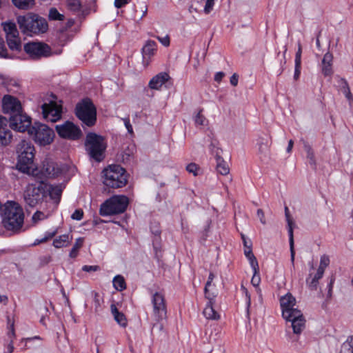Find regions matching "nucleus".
Segmentation results:
<instances>
[{
	"label": "nucleus",
	"mask_w": 353,
	"mask_h": 353,
	"mask_svg": "<svg viewBox=\"0 0 353 353\" xmlns=\"http://www.w3.org/2000/svg\"><path fill=\"white\" fill-rule=\"evenodd\" d=\"M282 316L286 321L291 322L294 334H300L305 327V320L301 310L295 308L296 299L287 293L280 299Z\"/></svg>",
	"instance_id": "obj_1"
},
{
	"label": "nucleus",
	"mask_w": 353,
	"mask_h": 353,
	"mask_svg": "<svg viewBox=\"0 0 353 353\" xmlns=\"http://www.w3.org/2000/svg\"><path fill=\"white\" fill-rule=\"evenodd\" d=\"M3 228L12 233L21 232L24 221V213L22 208L14 201H8L3 206L1 214Z\"/></svg>",
	"instance_id": "obj_2"
},
{
	"label": "nucleus",
	"mask_w": 353,
	"mask_h": 353,
	"mask_svg": "<svg viewBox=\"0 0 353 353\" xmlns=\"http://www.w3.org/2000/svg\"><path fill=\"white\" fill-rule=\"evenodd\" d=\"M17 21L21 31L28 36L39 35L46 33L48 30L46 19L32 12L19 16Z\"/></svg>",
	"instance_id": "obj_3"
},
{
	"label": "nucleus",
	"mask_w": 353,
	"mask_h": 353,
	"mask_svg": "<svg viewBox=\"0 0 353 353\" xmlns=\"http://www.w3.org/2000/svg\"><path fill=\"white\" fill-rule=\"evenodd\" d=\"M35 149L31 142L23 140L17 147L18 161L17 167L23 173H29L32 168Z\"/></svg>",
	"instance_id": "obj_4"
},
{
	"label": "nucleus",
	"mask_w": 353,
	"mask_h": 353,
	"mask_svg": "<svg viewBox=\"0 0 353 353\" xmlns=\"http://www.w3.org/2000/svg\"><path fill=\"white\" fill-rule=\"evenodd\" d=\"M103 183L112 188H119L125 186L128 182L126 172L119 165H111L104 169Z\"/></svg>",
	"instance_id": "obj_5"
},
{
	"label": "nucleus",
	"mask_w": 353,
	"mask_h": 353,
	"mask_svg": "<svg viewBox=\"0 0 353 353\" xmlns=\"http://www.w3.org/2000/svg\"><path fill=\"white\" fill-rule=\"evenodd\" d=\"M46 183L41 179L29 183L24 190L23 197L26 206L34 208L41 203L45 198Z\"/></svg>",
	"instance_id": "obj_6"
},
{
	"label": "nucleus",
	"mask_w": 353,
	"mask_h": 353,
	"mask_svg": "<svg viewBox=\"0 0 353 353\" xmlns=\"http://www.w3.org/2000/svg\"><path fill=\"white\" fill-rule=\"evenodd\" d=\"M129 199L124 195H114L101 205L99 213L101 216L121 214L125 212Z\"/></svg>",
	"instance_id": "obj_7"
},
{
	"label": "nucleus",
	"mask_w": 353,
	"mask_h": 353,
	"mask_svg": "<svg viewBox=\"0 0 353 353\" xmlns=\"http://www.w3.org/2000/svg\"><path fill=\"white\" fill-rule=\"evenodd\" d=\"M85 145L88 153L92 159L97 161L103 159L106 143L102 137L94 133L88 134Z\"/></svg>",
	"instance_id": "obj_8"
},
{
	"label": "nucleus",
	"mask_w": 353,
	"mask_h": 353,
	"mask_svg": "<svg viewBox=\"0 0 353 353\" xmlns=\"http://www.w3.org/2000/svg\"><path fill=\"white\" fill-rule=\"evenodd\" d=\"M76 115L86 125H94L97 120V110L90 99H83L77 105Z\"/></svg>",
	"instance_id": "obj_9"
},
{
	"label": "nucleus",
	"mask_w": 353,
	"mask_h": 353,
	"mask_svg": "<svg viewBox=\"0 0 353 353\" xmlns=\"http://www.w3.org/2000/svg\"><path fill=\"white\" fill-rule=\"evenodd\" d=\"M28 134L40 145H50L54 140V132L52 129L42 123H35L28 130Z\"/></svg>",
	"instance_id": "obj_10"
},
{
	"label": "nucleus",
	"mask_w": 353,
	"mask_h": 353,
	"mask_svg": "<svg viewBox=\"0 0 353 353\" xmlns=\"http://www.w3.org/2000/svg\"><path fill=\"white\" fill-rule=\"evenodd\" d=\"M55 129L59 136L63 139L77 140L82 137V132L79 127L69 121L57 125Z\"/></svg>",
	"instance_id": "obj_11"
},
{
	"label": "nucleus",
	"mask_w": 353,
	"mask_h": 353,
	"mask_svg": "<svg viewBox=\"0 0 353 353\" xmlns=\"http://www.w3.org/2000/svg\"><path fill=\"white\" fill-rule=\"evenodd\" d=\"M152 304V313L154 320L160 322L167 317V307L165 300L163 294L155 292L151 299Z\"/></svg>",
	"instance_id": "obj_12"
},
{
	"label": "nucleus",
	"mask_w": 353,
	"mask_h": 353,
	"mask_svg": "<svg viewBox=\"0 0 353 353\" xmlns=\"http://www.w3.org/2000/svg\"><path fill=\"white\" fill-rule=\"evenodd\" d=\"M25 52L32 59L47 57L51 55L50 47L42 42H31L24 46Z\"/></svg>",
	"instance_id": "obj_13"
},
{
	"label": "nucleus",
	"mask_w": 353,
	"mask_h": 353,
	"mask_svg": "<svg viewBox=\"0 0 353 353\" xmlns=\"http://www.w3.org/2000/svg\"><path fill=\"white\" fill-rule=\"evenodd\" d=\"M32 121L31 118L23 114L21 111V112H18L13 116H10V127L15 130L19 132H25L26 130H29L31 126Z\"/></svg>",
	"instance_id": "obj_14"
},
{
	"label": "nucleus",
	"mask_w": 353,
	"mask_h": 353,
	"mask_svg": "<svg viewBox=\"0 0 353 353\" xmlns=\"http://www.w3.org/2000/svg\"><path fill=\"white\" fill-rule=\"evenodd\" d=\"M43 118L51 122H56L61 117V106L54 101L41 105Z\"/></svg>",
	"instance_id": "obj_15"
},
{
	"label": "nucleus",
	"mask_w": 353,
	"mask_h": 353,
	"mask_svg": "<svg viewBox=\"0 0 353 353\" xmlns=\"http://www.w3.org/2000/svg\"><path fill=\"white\" fill-rule=\"evenodd\" d=\"M2 108L5 113L13 116L18 112H21L22 107L21 102L15 97L10 95H5L2 100Z\"/></svg>",
	"instance_id": "obj_16"
},
{
	"label": "nucleus",
	"mask_w": 353,
	"mask_h": 353,
	"mask_svg": "<svg viewBox=\"0 0 353 353\" xmlns=\"http://www.w3.org/2000/svg\"><path fill=\"white\" fill-rule=\"evenodd\" d=\"M63 171V167L59 163L54 161H44L42 168V172L47 177H57L62 174Z\"/></svg>",
	"instance_id": "obj_17"
},
{
	"label": "nucleus",
	"mask_w": 353,
	"mask_h": 353,
	"mask_svg": "<svg viewBox=\"0 0 353 353\" xmlns=\"http://www.w3.org/2000/svg\"><path fill=\"white\" fill-rule=\"evenodd\" d=\"M12 134L8 127L7 119L0 115V146H6L11 143Z\"/></svg>",
	"instance_id": "obj_18"
},
{
	"label": "nucleus",
	"mask_w": 353,
	"mask_h": 353,
	"mask_svg": "<svg viewBox=\"0 0 353 353\" xmlns=\"http://www.w3.org/2000/svg\"><path fill=\"white\" fill-rule=\"evenodd\" d=\"M205 298L208 299V302L203 311L204 316L209 320H219L220 319V314L214 307L215 296L207 295Z\"/></svg>",
	"instance_id": "obj_19"
},
{
	"label": "nucleus",
	"mask_w": 353,
	"mask_h": 353,
	"mask_svg": "<svg viewBox=\"0 0 353 353\" xmlns=\"http://www.w3.org/2000/svg\"><path fill=\"white\" fill-rule=\"evenodd\" d=\"M285 215L286 221L288 223L289 243H290V259H291L292 263L294 265V257H295V251H294V248L293 227H294V223L292 217L290 216L288 207L285 208Z\"/></svg>",
	"instance_id": "obj_20"
},
{
	"label": "nucleus",
	"mask_w": 353,
	"mask_h": 353,
	"mask_svg": "<svg viewBox=\"0 0 353 353\" xmlns=\"http://www.w3.org/2000/svg\"><path fill=\"white\" fill-rule=\"evenodd\" d=\"M170 79L168 73L163 72L154 76L149 81L148 86L152 90H159Z\"/></svg>",
	"instance_id": "obj_21"
},
{
	"label": "nucleus",
	"mask_w": 353,
	"mask_h": 353,
	"mask_svg": "<svg viewBox=\"0 0 353 353\" xmlns=\"http://www.w3.org/2000/svg\"><path fill=\"white\" fill-rule=\"evenodd\" d=\"M157 50V43L154 41L149 40L146 42L142 48V54L143 58V63L148 65L150 63V59Z\"/></svg>",
	"instance_id": "obj_22"
},
{
	"label": "nucleus",
	"mask_w": 353,
	"mask_h": 353,
	"mask_svg": "<svg viewBox=\"0 0 353 353\" xmlns=\"http://www.w3.org/2000/svg\"><path fill=\"white\" fill-rule=\"evenodd\" d=\"M271 139L266 137H259L258 139V150L259 153L261 155V158H267L269 157V148L271 145Z\"/></svg>",
	"instance_id": "obj_23"
},
{
	"label": "nucleus",
	"mask_w": 353,
	"mask_h": 353,
	"mask_svg": "<svg viewBox=\"0 0 353 353\" xmlns=\"http://www.w3.org/2000/svg\"><path fill=\"white\" fill-rule=\"evenodd\" d=\"M62 190L59 186H52L46 183L45 198L48 195L50 199L53 200L57 204L60 200Z\"/></svg>",
	"instance_id": "obj_24"
},
{
	"label": "nucleus",
	"mask_w": 353,
	"mask_h": 353,
	"mask_svg": "<svg viewBox=\"0 0 353 353\" xmlns=\"http://www.w3.org/2000/svg\"><path fill=\"white\" fill-rule=\"evenodd\" d=\"M110 311L115 321L122 327L128 325V321L125 314L119 311L114 303L110 305Z\"/></svg>",
	"instance_id": "obj_25"
},
{
	"label": "nucleus",
	"mask_w": 353,
	"mask_h": 353,
	"mask_svg": "<svg viewBox=\"0 0 353 353\" xmlns=\"http://www.w3.org/2000/svg\"><path fill=\"white\" fill-rule=\"evenodd\" d=\"M332 61L333 55L332 53L327 52L324 54L322 60V72L325 76H329L332 74Z\"/></svg>",
	"instance_id": "obj_26"
},
{
	"label": "nucleus",
	"mask_w": 353,
	"mask_h": 353,
	"mask_svg": "<svg viewBox=\"0 0 353 353\" xmlns=\"http://www.w3.org/2000/svg\"><path fill=\"white\" fill-rule=\"evenodd\" d=\"M7 44L12 51L19 52L21 50V41L19 33L6 37Z\"/></svg>",
	"instance_id": "obj_27"
},
{
	"label": "nucleus",
	"mask_w": 353,
	"mask_h": 353,
	"mask_svg": "<svg viewBox=\"0 0 353 353\" xmlns=\"http://www.w3.org/2000/svg\"><path fill=\"white\" fill-rule=\"evenodd\" d=\"M72 239V236L68 234H65L59 236L53 241V245L56 248H61L68 246Z\"/></svg>",
	"instance_id": "obj_28"
},
{
	"label": "nucleus",
	"mask_w": 353,
	"mask_h": 353,
	"mask_svg": "<svg viewBox=\"0 0 353 353\" xmlns=\"http://www.w3.org/2000/svg\"><path fill=\"white\" fill-rule=\"evenodd\" d=\"M13 5L19 10H28L32 9L35 0H11Z\"/></svg>",
	"instance_id": "obj_29"
},
{
	"label": "nucleus",
	"mask_w": 353,
	"mask_h": 353,
	"mask_svg": "<svg viewBox=\"0 0 353 353\" xmlns=\"http://www.w3.org/2000/svg\"><path fill=\"white\" fill-rule=\"evenodd\" d=\"M244 254L248 260L249 261L250 265L252 267V270L256 271V270L258 269L259 263L256 257L252 253V243H250L249 246H248L247 248H245Z\"/></svg>",
	"instance_id": "obj_30"
},
{
	"label": "nucleus",
	"mask_w": 353,
	"mask_h": 353,
	"mask_svg": "<svg viewBox=\"0 0 353 353\" xmlns=\"http://www.w3.org/2000/svg\"><path fill=\"white\" fill-rule=\"evenodd\" d=\"M339 84L341 86V90L343 93V94L345 96L347 99L349 101L350 103H351L353 101V97L350 92V87L348 85V83L346 80L344 79H341L339 80Z\"/></svg>",
	"instance_id": "obj_31"
},
{
	"label": "nucleus",
	"mask_w": 353,
	"mask_h": 353,
	"mask_svg": "<svg viewBox=\"0 0 353 353\" xmlns=\"http://www.w3.org/2000/svg\"><path fill=\"white\" fill-rule=\"evenodd\" d=\"M216 155L217 157V165L216 170L219 173L222 175H226L229 173L230 169L227 163L219 157L218 156V152L215 151Z\"/></svg>",
	"instance_id": "obj_32"
},
{
	"label": "nucleus",
	"mask_w": 353,
	"mask_h": 353,
	"mask_svg": "<svg viewBox=\"0 0 353 353\" xmlns=\"http://www.w3.org/2000/svg\"><path fill=\"white\" fill-rule=\"evenodd\" d=\"M3 30L6 32V37L8 36L14 35L19 33L16 24L12 22H5L3 23Z\"/></svg>",
	"instance_id": "obj_33"
},
{
	"label": "nucleus",
	"mask_w": 353,
	"mask_h": 353,
	"mask_svg": "<svg viewBox=\"0 0 353 353\" xmlns=\"http://www.w3.org/2000/svg\"><path fill=\"white\" fill-rule=\"evenodd\" d=\"M340 353H353V336H349L347 340L343 343Z\"/></svg>",
	"instance_id": "obj_34"
},
{
	"label": "nucleus",
	"mask_w": 353,
	"mask_h": 353,
	"mask_svg": "<svg viewBox=\"0 0 353 353\" xmlns=\"http://www.w3.org/2000/svg\"><path fill=\"white\" fill-rule=\"evenodd\" d=\"M112 283L114 288L118 291H122L126 288L124 278L121 275H117L114 276Z\"/></svg>",
	"instance_id": "obj_35"
},
{
	"label": "nucleus",
	"mask_w": 353,
	"mask_h": 353,
	"mask_svg": "<svg viewBox=\"0 0 353 353\" xmlns=\"http://www.w3.org/2000/svg\"><path fill=\"white\" fill-rule=\"evenodd\" d=\"M324 274V270H321V268H318L317 272L314 276L312 279L311 281L307 280V282L308 283V285L310 288L312 289H316L318 281L320 279L322 278L323 275Z\"/></svg>",
	"instance_id": "obj_36"
},
{
	"label": "nucleus",
	"mask_w": 353,
	"mask_h": 353,
	"mask_svg": "<svg viewBox=\"0 0 353 353\" xmlns=\"http://www.w3.org/2000/svg\"><path fill=\"white\" fill-rule=\"evenodd\" d=\"M83 238H78L76 239L75 243L71 249L69 256L71 258H75L77 254L79 249L83 246Z\"/></svg>",
	"instance_id": "obj_37"
},
{
	"label": "nucleus",
	"mask_w": 353,
	"mask_h": 353,
	"mask_svg": "<svg viewBox=\"0 0 353 353\" xmlns=\"http://www.w3.org/2000/svg\"><path fill=\"white\" fill-rule=\"evenodd\" d=\"M90 296L93 300L94 305V312L98 313L101 310V304L102 299H101L99 294L95 291L90 292Z\"/></svg>",
	"instance_id": "obj_38"
},
{
	"label": "nucleus",
	"mask_w": 353,
	"mask_h": 353,
	"mask_svg": "<svg viewBox=\"0 0 353 353\" xmlns=\"http://www.w3.org/2000/svg\"><path fill=\"white\" fill-rule=\"evenodd\" d=\"M48 18L52 21H63L64 16L60 14L56 8H52L49 10Z\"/></svg>",
	"instance_id": "obj_39"
},
{
	"label": "nucleus",
	"mask_w": 353,
	"mask_h": 353,
	"mask_svg": "<svg viewBox=\"0 0 353 353\" xmlns=\"http://www.w3.org/2000/svg\"><path fill=\"white\" fill-rule=\"evenodd\" d=\"M304 149L307 153V159H308L309 163L312 165H315L316 162L314 159V154L312 148L309 145L305 144Z\"/></svg>",
	"instance_id": "obj_40"
},
{
	"label": "nucleus",
	"mask_w": 353,
	"mask_h": 353,
	"mask_svg": "<svg viewBox=\"0 0 353 353\" xmlns=\"http://www.w3.org/2000/svg\"><path fill=\"white\" fill-rule=\"evenodd\" d=\"M67 6L70 10L77 12L81 8V3L79 0H68Z\"/></svg>",
	"instance_id": "obj_41"
},
{
	"label": "nucleus",
	"mask_w": 353,
	"mask_h": 353,
	"mask_svg": "<svg viewBox=\"0 0 353 353\" xmlns=\"http://www.w3.org/2000/svg\"><path fill=\"white\" fill-rule=\"evenodd\" d=\"M194 122L196 125L204 126L206 124V118L201 114V110L196 114L194 117Z\"/></svg>",
	"instance_id": "obj_42"
},
{
	"label": "nucleus",
	"mask_w": 353,
	"mask_h": 353,
	"mask_svg": "<svg viewBox=\"0 0 353 353\" xmlns=\"http://www.w3.org/2000/svg\"><path fill=\"white\" fill-rule=\"evenodd\" d=\"M8 336L11 339H14L15 338V331L14 327V321H11L10 317H8Z\"/></svg>",
	"instance_id": "obj_43"
},
{
	"label": "nucleus",
	"mask_w": 353,
	"mask_h": 353,
	"mask_svg": "<svg viewBox=\"0 0 353 353\" xmlns=\"http://www.w3.org/2000/svg\"><path fill=\"white\" fill-rule=\"evenodd\" d=\"M260 281L261 279L259 276V267L258 266V269L256 270V272L255 270H253V276L251 279V283L254 287L257 288L260 283Z\"/></svg>",
	"instance_id": "obj_44"
},
{
	"label": "nucleus",
	"mask_w": 353,
	"mask_h": 353,
	"mask_svg": "<svg viewBox=\"0 0 353 353\" xmlns=\"http://www.w3.org/2000/svg\"><path fill=\"white\" fill-rule=\"evenodd\" d=\"M330 264V258L328 256L324 254L321 256L320 264L319 268H321V270H324Z\"/></svg>",
	"instance_id": "obj_45"
},
{
	"label": "nucleus",
	"mask_w": 353,
	"mask_h": 353,
	"mask_svg": "<svg viewBox=\"0 0 353 353\" xmlns=\"http://www.w3.org/2000/svg\"><path fill=\"white\" fill-rule=\"evenodd\" d=\"M216 0H206L205 5L204 7V12L208 14L213 10L214 2Z\"/></svg>",
	"instance_id": "obj_46"
},
{
	"label": "nucleus",
	"mask_w": 353,
	"mask_h": 353,
	"mask_svg": "<svg viewBox=\"0 0 353 353\" xmlns=\"http://www.w3.org/2000/svg\"><path fill=\"white\" fill-rule=\"evenodd\" d=\"M57 230H54V232H46V236L41 240H36V241L34 243V245H38L41 243L46 242L48 239L52 238L57 234Z\"/></svg>",
	"instance_id": "obj_47"
},
{
	"label": "nucleus",
	"mask_w": 353,
	"mask_h": 353,
	"mask_svg": "<svg viewBox=\"0 0 353 353\" xmlns=\"http://www.w3.org/2000/svg\"><path fill=\"white\" fill-rule=\"evenodd\" d=\"M214 279V274L212 272H210L208 279V281L205 286V294L207 295H212L209 292V288L210 287L212 282L213 279Z\"/></svg>",
	"instance_id": "obj_48"
},
{
	"label": "nucleus",
	"mask_w": 353,
	"mask_h": 353,
	"mask_svg": "<svg viewBox=\"0 0 353 353\" xmlns=\"http://www.w3.org/2000/svg\"><path fill=\"white\" fill-rule=\"evenodd\" d=\"M198 170V165L194 163H191L186 166V170L190 173H192L194 176L197 175Z\"/></svg>",
	"instance_id": "obj_49"
},
{
	"label": "nucleus",
	"mask_w": 353,
	"mask_h": 353,
	"mask_svg": "<svg viewBox=\"0 0 353 353\" xmlns=\"http://www.w3.org/2000/svg\"><path fill=\"white\" fill-rule=\"evenodd\" d=\"M241 290H242L243 294L245 296L246 305H247V307L248 309L250 307V304H251L250 294L248 289L246 288H245L243 285L241 286Z\"/></svg>",
	"instance_id": "obj_50"
},
{
	"label": "nucleus",
	"mask_w": 353,
	"mask_h": 353,
	"mask_svg": "<svg viewBox=\"0 0 353 353\" xmlns=\"http://www.w3.org/2000/svg\"><path fill=\"white\" fill-rule=\"evenodd\" d=\"M302 47L300 43H298V50L295 55V64H301Z\"/></svg>",
	"instance_id": "obj_51"
},
{
	"label": "nucleus",
	"mask_w": 353,
	"mask_h": 353,
	"mask_svg": "<svg viewBox=\"0 0 353 353\" xmlns=\"http://www.w3.org/2000/svg\"><path fill=\"white\" fill-rule=\"evenodd\" d=\"M83 212L81 209L76 210L71 215V218L74 220L80 221L83 219Z\"/></svg>",
	"instance_id": "obj_52"
},
{
	"label": "nucleus",
	"mask_w": 353,
	"mask_h": 353,
	"mask_svg": "<svg viewBox=\"0 0 353 353\" xmlns=\"http://www.w3.org/2000/svg\"><path fill=\"white\" fill-rule=\"evenodd\" d=\"M0 57H8L7 50L4 45V41L2 38H0Z\"/></svg>",
	"instance_id": "obj_53"
},
{
	"label": "nucleus",
	"mask_w": 353,
	"mask_h": 353,
	"mask_svg": "<svg viewBox=\"0 0 353 353\" xmlns=\"http://www.w3.org/2000/svg\"><path fill=\"white\" fill-rule=\"evenodd\" d=\"M45 218V214L41 211H37L32 216V220L34 222H37L39 221L44 219Z\"/></svg>",
	"instance_id": "obj_54"
},
{
	"label": "nucleus",
	"mask_w": 353,
	"mask_h": 353,
	"mask_svg": "<svg viewBox=\"0 0 353 353\" xmlns=\"http://www.w3.org/2000/svg\"><path fill=\"white\" fill-rule=\"evenodd\" d=\"M157 39L159 40V41L164 46L168 47L170 46V37L168 35H165L163 37H157Z\"/></svg>",
	"instance_id": "obj_55"
},
{
	"label": "nucleus",
	"mask_w": 353,
	"mask_h": 353,
	"mask_svg": "<svg viewBox=\"0 0 353 353\" xmlns=\"http://www.w3.org/2000/svg\"><path fill=\"white\" fill-rule=\"evenodd\" d=\"M100 270L99 266L98 265H83L82 267V270L89 272H96Z\"/></svg>",
	"instance_id": "obj_56"
},
{
	"label": "nucleus",
	"mask_w": 353,
	"mask_h": 353,
	"mask_svg": "<svg viewBox=\"0 0 353 353\" xmlns=\"http://www.w3.org/2000/svg\"><path fill=\"white\" fill-rule=\"evenodd\" d=\"M123 121L124 125H125L128 132L130 134H133V128L130 123V119L128 118H125V119H123Z\"/></svg>",
	"instance_id": "obj_57"
},
{
	"label": "nucleus",
	"mask_w": 353,
	"mask_h": 353,
	"mask_svg": "<svg viewBox=\"0 0 353 353\" xmlns=\"http://www.w3.org/2000/svg\"><path fill=\"white\" fill-rule=\"evenodd\" d=\"M256 214H257V216L259 219L261 223L263 225L266 224V221L265 219V214H264L263 211L261 209H258Z\"/></svg>",
	"instance_id": "obj_58"
},
{
	"label": "nucleus",
	"mask_w": 353,
	"mask_h": 353,
	"mask_svg": "<svg viewBox=\"0 0 353 353\" xmlns=\"http://www.w3.org/2000/svg\"><path fill=\"white\" fill-rule=\"evenodd\" d=\"M301 64H295L294 79L297 80L301 74Z\"/></svg>",
	"instance_id": "obj_59"
},
{
	"label": "nucleus",
	"mask_w": 353,
	"mask_h": 353,
	"mask_svg": "<svg viewBox=\"0 0 353 353\" xmlns=\"http://www.w3.org/2000/svg\"><path fill=\"white\" fill-rule=\"evenodd\" d=\"M128 0H115L114 6L117 8H120L128 3Z\"/></svg>",
	"instance_id": "obj_60"
},
{
	"label": "nucleus",
	"mask_w": 353,
	"mask_h": 353,
	"mask_svg": "<svg viewBox=\"0 0 353 353\" xmlns=\"http://www.w3.org/2000/svg\"><path fill=\"white\" fill-rule=\"evenodd\" d=\"M238 81H239L238 75L236 73L233 74L232 75V77H230V83L232 85L236 86L238 84Z\"/></svg>",
	"instance_id": "obj_61"
},
{
	"label": "nucleus",
	"mask_w": 353,
	"mask_h": 353,
	"mask_svg": "<svg viewBox=\"0 0 353 353\" xmlns=\"http://www.w3.org/2000/svg\"><path fill=\"white\" fill-rule=\"evenodd\" d=\"M225 76L224 72H218L214 75V81L216 82H220L223 77Z\"/></svg>",
	"instance_id": "obj_62"
},
{
	"label": "nucleus",
	"mask_w": 353,
	"mask_h": 353,
	"mask_svg": "<svg viewBox=\"0 0 353 353\" xmlns=\"http://www.w3.org/2000/svg\"><path fill=\"white\" fill-rule=\"evenodd\" d=\"M13 351H14V342H13V340L11 339L10 343L7 345L6 352L7 353H12Z\"/></svg>",
	"instance_id": "obj_63"
},
{
	"label": "nucleus",
	"mask_w": 353,
	"mask_h": 353,
	"mask_svg": "<svg viewBox=\"0 0 353 353\" xmlns=\"http://www.w3.org/2000/svg\"><path fill=\"white\" fill-rule=\"evenodd\" d=\"M241 238L243 242V245L245 248H247L248 246H249L250 243H251L250 241L248 240L244 234H241Z\"/></svg>",
	"instance_id": "obj_64"
}]
</instances>
